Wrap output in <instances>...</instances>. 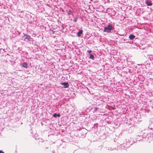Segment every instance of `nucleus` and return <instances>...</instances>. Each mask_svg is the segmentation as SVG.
I'll list each match as a JSON object with an SVG mask.
<instances>
[{"label":"nucleus","mask_w":153,"mask_h":153,"mask_svg":"<svg viewBox=\"0 0 153 153\" xmlns=\"http://www.w3.org/2000/svg\"><path fill=\"white\" fill-rule=\"evenodd\" d=\"M0 153H4V152L1 150L0 151Z\"/></svg>","instance_id":"obj_15"},{"label":"nucleus","mask_w":153,"mask_h":153,"mask_svg":"<svg viewBox=\"0 0 153 153\" xmlns=\"http://www.w3.org/2000/svg\"><path fill=\"white\" fill-rule=\"evenodd\" d=\"M112 28L113 27L112 25H109L108 27H105L104 31L107 32H109L112 29Z\"/></svg>","instance_id":"obj_1"},{"label":"nucleus","mask_w":153,"mask_h":153,"mask_svg":"<svg viewBox=\"0 0 153 153\" xmlns=\"http://www.w3.org/2000/svg\"><path fill=\"white\" fill-rule=\"evenodd\" d=\"M135 37V36L132 34L130 35L129 37V38L131 40L133 39Z\"/></svg>","instance_id":"obj_5"},{"label":"nucleus","mask_w":153,"mask_h":153,"mask_svg":"<svg viewBox=\"0 0 153 153\" xmlns=\"http://www.w3.org/2000/svg\"><path fill=\"white\" fill-rule=\"evenodd\" d=\"M61 84L62 85H64L63 88H65L68 87L69 86V84L68 82L61 83Z\"/></svg>","instance_id":"obj_2"},{"label":"nucleus","mask_w":153,"mask_h":153,"mask_svg":"<svg viewBox=\"0 0 153 153\" xmlns=\"http://www.w3.org/2000/svg\"><path fill=\"white\" fill-rule=\"evenodd\" d=\"M90 58L91 59L93 60H94V57L93 55L92 54H90Z\"/></svg>","instance_id":"obj_8"},{"label":"nucleus","mask_w":153,"mask_h":153,"mask_svg":"<svg viewBox=\"0 0 153 153\" xmlns=\"http://www.w3.org/2000/svg\"><path fill=\"white\" fill-rule=\"evenodd\" d=\"M77 18H75L74 19V21L75 22H76L77 21Z\"/></svg>","instance_id":"obj_10"},{"label":"nucleus","mask_w":153,"mask_h":153,"mask_svg":"<svg viewBox=\"0 0 153 153\" xmlns=\"http://www.w3.org/2000/svg\"><path fill=\"white\" fill-rule=\"evenodd\" d=\"M53 116L54 117H57V114L56 113H54L53 114Z\"/></svg>","instance_id":"obj_11"},{"label":"nucleus","mask_w":153,"mask_h":153,"mask_svg":"<svg viewBox=\"0 0 153 153\" xmlns=\"http://www.w3.org/2000/svg\"><path fill=\"white\" fill-rule=\"evenodd\" d=\"M55 31H53V33H54Z\"/></svg>","instance_id":"obj_16"},{"label":"nucleus","mask_w":153,"mask_h":153,"mask_svg":"<svg viewBox=\"0 0 153 153\" xmlns=\"http://www.w3.org/2000/svg\"><path fill=\"white\" fill-rule=\"evenodd\" d=\"M82 33V30H80L77 33V36L78 37H79Z\"/></svg>","instance_id":"obj_4"},{"label":"nucleus","mask_w":153,"mask_h":153,"mask_svg":"<svg viewBox=\"0 0 153 153\" xmlns=\"http://www.w3.org/2000/svg\"><path fill=\"white\" fill-rule=\"evenodd\" d=\"M60 114H57V117H60Z\"/></svg>","instance_id":"obj_14"},{"label":"nucleus","mask_w":153,"mask_h":153,"mask_svg":"<svg viewBox=\"0 0 153 153\" xmlns=\"http://www.w3.org/2000/svg\"><path fill=\"white\" fill-rule=\"evenodd\" d=\"M25 35L26 36V37L25 38V39H27L28 40H29V39L31 38L30 36H29L27 35Z\"/></svg>","instance_id":"obj_7"},{"label":"nucleus","mask_w":153,"mask_h":153,"mask_svg":"<svg viewBox=\"0 0 153 153\" xmlns=\"http://www.w3.org/2000/svg\"><path fill=\"white\" fill-rule=\"evenodd\" d=\"M98 109V108H97V107H96L95 108V109H94V110H95V111H96Z\"/></svg>","instance_id":"obj_12"},{"label":"nucleus","mask_w":153,"mask_h":153,"mask_svg":"<svg viewBox=\"0 0 153 153\" xmlns=\"http://www.w3.org/2000/svg\"><path fill=\"white\" fill-rule=\"evenodd\" d=\"M72 13V12L71 11V10H69L68 12V15H69L71 14Z\"/></svg>","instance_id":"obj_9"},{"label":"nucleus","mask_w":153,"mask_h":153,"mask_svg":"<svg viewBox=\"0 0 153 153\" xmlns=\"http://www.w3.org/2000/svg\"><path fill=\"white\" fill-rule=\"evenodd\" d=\"M146 3L148 6H151L152 5V3L149 0L146 1Z\"/></svg>","instance_id":"obj_3"},{"label":"nucleus","mask_w":153,"mask_h":153,"mask_svg":"<svg viewBox=\"0 0 153 153\" xmlns=\"http://www.w3.org/2000/svg\"><path fill=\"white\" fill-rule=\"evenodd\" d=\"M22 66L24 68H27V63L25 62L22 65Z\"/></svg>","instance_id":"obj_6"},{"label":"nucleus","mask_w":153,"mask_h":153,"mask_svg":"<svg viewBox=\"0 0 153 153\" xmlns=\"http://www.w3.org/2000/svg\"><path fill=\"white\" fill-rule=\"evenodd\" d=\"M87 52L89 53H90L92 52V51L91 50H88Z\"/></svg>","instance_id":"obj_13"}]
</instances>
